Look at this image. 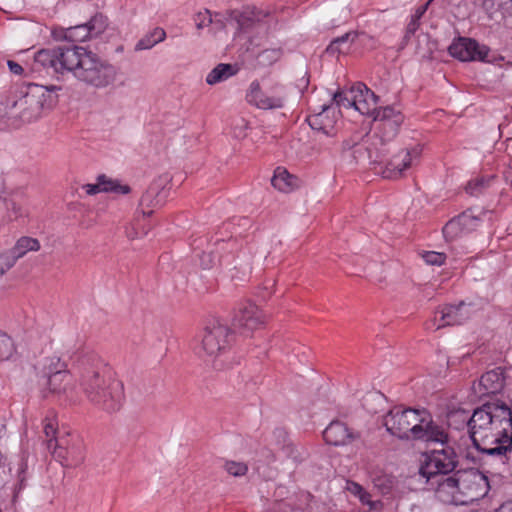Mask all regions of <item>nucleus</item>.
I'll use <instances>...</instances> for the list:
<instances>
[{"instance_id": "2eb2a0df", "label": "nucleus", "mask_w": 512, "mask_h": 512, "mask_svg": "<svg viewBox=\"0 0 512 512\" xmlns=\"http://www.w3.org/2000/svg\"><path fill=\"white\" fill-rule=\"evenodd\" d=\"M372 119L377 123L376 130L381 134V138L390 140L397 134L404 117L399 110L387 106L380 108Z\"/></svg>"}, {"instance_id": "393cba45", "label": "nucleus", "mask_w": 512, "mask_h": 512, "mask_svg": "<svg viewBox=\"0 0 512 512\" xmlns=\"http://www.w3.org/2000/svg\"><path fill=\"white\" fill-rule=\"evenodd\" d=\"M53 35L57 40H65L71 42H85L91 39L89 29H87L85 23L55 30Z\"/></svg>"}, {"instance_id": "e433bc0d", "label": "nucleus", "mask_w": 512, "mask_h": 512, "mask_svg": "<svg viewBox=\"0 0 512 512\" xmlns=\"http://www.w3.org/2000/svg\"><path fill=\"white\" fill-rule=\"evenodd\" d=\"M443 234L446 240L452 241L465 234L458 218L450 220L443 228Z\"/></svg>"}, {"instance_id": "f3484780", "label": "nucleus", "mask_w": 512, "mask_h": 512, "mask_svg": "<svg viewBox=\"0 0 512 512\" xmlns=\"http://www.w3.org/2000/svg\"><path fill=\"white\" fill-rule=\"evenodd\" d=\"M337 104L323 105L322 110L308 116L307 121L313 130L322 132L327 136L334 135L336 124L340 117Z\"/></svg>"}, {"instance_id": "49530a36", "label": "nucleus", "mask_w": 512, "mask_h": 512, "mask_svg": "<svg viewBox=\"0 0 512 512\" xmlns=\"http://www.w3.org/2000/svg\"><path fill=\"white\" fill-rule=\"evenodd\" d=\"M7 66L9 68V71L12 74L17 75V76H24L25 75L24 68L20 64H18L17 62L12 61V60H8Z\"/></svg>"}, {"instance_id": "9b49d317", "label": "nucleus", "mask_w": 512, "mask_h": 512, "mask_svg": "<svg viewBox=\"0 0 512 512\" xmlns=\"http://www.w3.org/2000/svg\"><path fill=\"white\" fill-rule=\"evenodd\" d=\"M57 422L54 419H46L44 422V433L47 438V449L52 453L64 466H72L76 464L79 459H74L75 456L80 455L79 447H69L68 439L61 437L56 438Z\"/></svg>"}, {"instance_id": "1a4fd4ad", "label": "nucleus", "mask_w": 512, "mask_h": 512, "mask_svg": "<svg viewBox=\"0 0 512 512\" xmlns=\"http://www.w3.org/2000/svg\"><path fill=\"white\" fill-rule=\"evenodd\" d=\"M333 101L339 107L353 108L360 114L370 118H373L380 109L377 106V96L362 83H357L350 89L335 93Z\"/></svg>"}, {"instance_id": "37998d69", "label": "nucleus", "mask_w": 512, "mask_h": 512, "mask_svg": "<svg viewBox=\"0 0 512 512\" xmlns=\"http://www.w3.org/2000/svg\"><path fill=\"white\" fill-rule=\"evenodd\" d=\"M492 178H489V179H485L484 177H481V178H476L474 180H471L467 186H466V191L467 193L471 194V195H477L480 191H481V188L488 184V182L491 180Z\"/></svg>"}, {"instance_id": "412c9836", "label": "nucleus", "mask_w": 512, "mask_h": 512, "mask_svg": "<svg viewBox=\"0 0 512 512\" xmlns=\"http://www.w3.org/2000/svg\"><path fill=\"white\" fill-rule=\"evenodd\" d=\"M82 188L88 195L108 192L125 195L131 191L127 184L106 175H99L95 183L85 184Z\"/></svg>"}, {"instance_id": "aec40b11", "label": "nucleus", "mask_w": 512, "mask_h": 512, "mask_svg": "<svg viewBox=\"0 0 512 512\" xmlns=\"http://www.w3.org/2000/svg\"><path fill=\"white\" fill-rule=\"evenodd\" d=\"M358 435L351 431L346 424L340 421H332L323 431L325 442L333 446H345L351 444Z\"/></svg>"}, {"instance_id": "6ab92c4d", "label": "nucleus", "mask_w": 512, "mask_h": 512, "mask_svg": "<svg viewBox=\"0 0 512 512\" xmlns=\"http://www.w3.org/2000/svg\"><path fill=\"white\" fill-rule=\"evenodd\" d=\"M504 383L505 378L502 371L490 370L481 376L478 383L473 385V392L478 398L496 394L503 389Z\"/></svg>"}, {"instance_id": "a878e982", "label": "nucleus", "mask_w": 512, "mask_h": 512, "mask_svg": "<svg viewBox=\"0 0 512 512\" xmlns=\"http://www.w3.org/2000/svg\"><path fill=\"white\" fill-rule=\"evenodd\" d=\"M483 9L489 18L498 21L512 15V0H484Z\"/></svg>"}, {"instance_id": "f257e3e1", "label": "nucleus", "mask_w": 512, "mask_h": 512, "mask_svg": "<svg viewBox=\"0 0 512 512\" xmlns=\"http://www.w3.org/2000/svg\"><path fill=\"white\" fill-rule=\"evenodd\" d=\"M35 64L53 73L73 75L77 80L97 89L114 86L119 71L96 53L77 45H61L42 49L34 55Z\"/></svg>"}, {"instance_id": "0eeeda50", "label": "nucleus", "mask_w": 512, "mask_h": 512, "mask_svg": "<svg viewBox=\"0 0 512 512\" xmlns=\"http://www.w3.org/2000/svg\"><path fill=\"white\" fill-rule=\"evenodd\" d=\"M230 345V329L218 319L209 321L195 339V353L213 363Z\"/></svg>"}, {"instance_id": "f8f14e48", "label": "nucleus", "mask_w": 512, "mask_h": 512, "mask_svg": "<svg viewBox=\"0 0 512 512\" xmlns=\"http://www.w3.org/2000/svg\"><path fill=\"white\" fill-rule=\"evenodd\" d=\"M422 152L420 145H414L410 148L400 151L394 155L393 158L387 163L383 164L382 159H378V156L373 160L374 170L376 173L381 174L387 179L399 178L403 171L408 169L414 161H416Z\"/></svg>"}, {"instance_id": "cd10ccee", "label": "nucleus", "mask_w": 512, "mask_h": 512, "mask_svg": "<svg viewBox=\"0 0 512 512\" xmlns=\"http://www.w3.org/2000/svg\"><path fill=\"white\" fill-rule=\"evenodd\" d=\"M40 381L51 375L67 371L66 364L57 356L47 357L38 366Z\"/></svg>"}, {"instance_id": "c03bdc74", "label": "nucleus", "mask_w": 512, "mask_h": 512, "mask_svg": "<svg viewBox=\"0 0 512 512\" xmlns=\"http://www.w3.org/2000/svg\"><path fill=\"white\" fill-rule=\"evenodd\" d=\"M194 22L198 29L209 26L212 22L210 12L208 10L199 11L194 17Z\"/></svg>"}, {"instance_id": "79ce46f5", "label": "nucleus", "mask_w": 512, "mask_h": 512, "mask_svg": "<svg viewBox=\"0 0 512 512\" xmlns=\"http://www.w3.org/2000/svg\"><path fill=\"white\" fill-rule=\"evenodd\" d=\"M281 55H282V51L280 48H273V49L265 48L260 53V58H261V61L264 63H273V62L277 61L281 57Z\"/></svg>"}, {"instance_id": "c756f323", "label": "nucleus", "mask_w": 512, "mask_h": 512, "mask_svg": "<svg viewBox=\"0 0 512 512\" xmlns=\"http://www.w3.org/2000/svg\"><path fill=\"white\" fill-rule=\"evenodd\" d=\"M360 36L355 31H350L344 35L335 38L327 47V52L330 54L346 53L349 51L351 44Z\"/></svg>"}, {"instance_id": "c9c22d12", "label": "nucleus", "mask_w": 512, "mask_h": 512, "mask_svg": "<svg viewBox=\"0 0 512 512\" xmlns=\"http://www.w3.org/2000/svg\"><path fill=\"white\" fill-rule=\"evenodd\" d=\"M15 352L14 341L7 334L0 332V362L10 360Z\"/></svg>"}, {"instance_id": "72a5a7b5", "label": "nucleus", "mask_w": 512, "mask_h": 512, "mask_svg": "<svg viewBox=\"0 0 512 512\" xmlns=\"http://www.w3.org/2000/svg\"><path fill=\"white\" fill-rule=\"evenodd\" d=\"M85 25L89 29L92 39L100 36L107 29L108 19L102 14H96Z\"/></svg>"}, {"instance_id": "f03ea898", "label": "nucleus", "mask_w": 512, "mask_h": 512, "mask_svg": "<svg viewBox=\"0 0 512 512\" xmlns=\"http://www.w3.org/2000/svg\"><path fill=\"white\" fill-rule=\"evenodd\" d=\"M474 446L489 455L505 454L512 446V416L504 403H486L468 423Z\"/></svg>"}, {"instance_id": "b1692460", "label": "nucleus", "mask_w": 512, "mask_h": 512, "mask_svg": "<svg viewBox=\"0 0 512 512\" xmlns=\"http://www.w3.org/2000/svg\"><path fill=\"white\" fill-rule=\"evenodd\" d=\"M345 490L357 498L362 505L367 506L369 511H377L382 507V503L379 500H372L370 492L357 482L346 481Z\"/></svg>"}, {"instance_id": "473e14b6", "label": "nucleus", "mask_w": 512, "mask_h": 512, "mask_svg": "<svg viewBox=\"0 0 512 512\" xmlns=\"http://www.w3.org/2000/svg\"><path fill=\"white\" fill-rule=\"evenodd\" d=\"M483 216H485V214L478 215L475 214L472 210H468L463 212L457 218L466 234L474 231L480 226V224L483 222Z\"/></svg>"}, {"instance_id": "5701e85b", "label": "nucleus", "mask_w": 512, "mask_h": 512, "mask_svg": "<svg viewBox=\"0 0 512 512\" xmlns=\"http://www.w3.org/2000/svg\"><path fill=\"white\" fill-rule=\"evenodd\" d=\"M271 182L274 188L284 193H290L301 185V180L283 167L276 168Z\"/></svg>"}, {"instance_id": "c85d7f7f", "label": "nucleus", "mask_w": 512, "mask_h": 512, "mask_svg": "<svg viewBox=\"0 0 512 512\" xmlns=\"http://www.w3.org/2000/svg\"><path fill=\"white\" fill-rule=\"evenodd\" d=\"M236 68L231 64H218L206 76V83L215 85L221 83L236 73Z\"/></svg>"}, {"instance_id": "4be33fe9", "label": "nucleus", "mask_w": 512, "mask_h": 512, "mask_svg": "<svg viewBox=\"0 0 512 512\" xmlns=\"http://www.w3.org/2000/svg\"><path fill=\"white\" fill-rule=\"evenodd\" d=\"M165 193L158 184H152L142 195L139 209L144 217L150 216L155 208L160 207L165 200Z\"/></svg>"}, {"instance_id": "bb28decb", "label": "nucleus", "mask_w": 512, "mask_h": 512, "mask_svg": "<svg viewBox=\"0 0 512 512\" xmlns=\"http://www.w3.org/2000/svg\"><path fill=\"white\" fill-rule=\"evenodd\" d=\"M71 382V376L68 371L51 375L40 381V385L50 393L61 394L66 391Z\"/></svg>"}, {"instance_id": "20e7f679", "label": "nucleus", "mask_w": 512, "mask_h": 512, "mask_svg": "<svg viewBox=\"0 0 512 512\" xmlns=\"http://www.w3.org/2000/svg\"><path fill=\"white\" fill-rule=\"evenodd\" d=\"M387 431L401 439H416L426 442L448 444L444 427L436 424L425 409H403L395 407L384 417Z\"/></svg>"}, {"instance_id": "2f4dec72", "label": "nucleus", "mask_w": 512, "mask_h": 512, "mask_svg": "<svg viewBox=\"0 0 512 512\" xmlns=\"http://www.w3.org/2000/svg\"><path fill=\"white\" fill-rule=\"evenodd\" d=\"M40 248L41 245L38 239L29 236L20 237L13 246L15 253L20 258L25 256L28 252L39 251Z\"/></svg>"}, {"instance_id": "7c9ffc66", "label": "nucleus", "mask_w": 512, "mask_h": 512, "mask_svg": "<svg viewBox=\"0 0 512 512\" xmlns=\"http://www.w3.org/2000/svg\"><path fill=\"white\" fill-rule=\"evenodd\" d=\"M166 38V32L162 28H154L144 35L135 45L136 51L148 50L156 44L161 43Z\"/></svg>"}, {"instance_id": "7ed1b4c3", "label": "nucleus", "mask_w": 512, "mask_h": 512, "mask_svg": "<svg viewBox=\"0 0 512 512\" xmlns=\"http://www.w3.org/2000/svg\"><path fill=\"white\" fill-rule=\"evenodd\" d=\"M61 87L30 83L25 91L0 102V130L38 121L58 104Z\"/></svg>"}, {"instance_id": "de8ad7c7", "label": "nucleus", "mask_w": 512, "mask_h": 512, "mask_svg": "<svg viewBox=\"0 0 512 512\" xmlns=\"http://www.w3.org/2000/svg\"><path fill=\"white\" fill-rule=\"evenodd\" d=\"M433 0H429L424 6H421L419 7L417 10H416V13L414 15V19L418 21V19H420L423 14L426 12L427 10V7L428 5L432 2Z\"/></svg>"}, {"instance_id": "ea45409f", "label": "nucleus", "mask_w": 512, "mask_h": 512, "mask_svg": "<svg viewBox=\"0 0 512 512\" xmlns=\"http://www.w3.org/2000/svg\"><path fill=\"white\" fill-rule=\"evenodd\" d=\"M224 469L228 474L235 477L243 476L248 471V467L245 463L237 461H226Z\"/></svg>"}, {"instance_id": "a211bd4d", "label": "nucleus", "mask_w": 512, "mask_h": 512, "mask_svg": "<svg viewBox=\"0 0 512 512\" xmlns=\"http://www.w3.org/2000/svg\"><path fill=\"white\" fill-rule=\"evenodd\" d=\"M272 19L266 21H247L240 24L238 37L250 42L252 46H262L269 36Z\"/></svg>"}, {"instance_id": "8fccbe9b", "label": "nucleus", "mask_w": 512, "mask_h": 512, "mask_svg": "<svg viewBox=\"0 0 512 512\" xmlns=\"http://www.w3.org/2000/svg\"><path fill=\"white\" fill-rule=\"evenodd\" d=\"M417 20L413 19L411 23L408 25V31L414 32L417 29Z\"/></svg>"}, {"instance_id": "09e8293b", "label": "nucleus", "mask_w": 512, "mask_h": 512, "mask_svg": "<svg viewBox=\"0 0 512 512\" xmlns=\"http://www.w3.org/2000/svg\"><path fill=\"white\" fill-rule=\"evenodd\" d=\"M504 178L506 182L512 183V161L509 164L508 168L504 171Z\"/></svg>"}, {"instance_id": "58836bf2", "label": "nucleus", "mask_w": 512, "mask_h": 512, "mask_svg": "<svg viewBox=\"0 0 512 512\" xmlns=\"http://www.w3.org/2000/svg\"><path fill=\"white\" fill-rule=\"evenodd\" d=\"M249 124L244 118H236L231 124V134L236 139H243L247 136Z\"/></svg>"}, {"instance_id": "4468645a", "label": "nucleus", "mask_w": 512, "mask_h": 512, "mask_svg": "<svg viewBox=\"0 0 512 512\" xmlns=\"http://www.w3.org/2000/svg\"><path fill=\"white\" fill-rule=\"evenodd\" d=\"M264 323L265 315L263 312L254 303L249 301L239 305L233 320L234 326L242 330L244 334L260 328Z\"/></svg>"}, {"instance_id": "a18cd8bd", "label": "nucleus", "mask_w": 512, "mask_h": 512, "mask_svg": "<svg viewBox=\"0 0 512 512\" xmlns=\"http://www.w3.org/2000/svg\"><path fill=\"white\" fill-rule=\"evenodd\" d=\"M147 234L146 229H142L141 231H137L135 224H131L130 227L126 229V235L130 239H136L140 238L142 236H145Z\"/></svg>"}, {"instance_id": "f704fd0d", "label": "nucleus", "mask_w": 512, "mask_h": 512, "mask_svg": "<svg viewBox=\"0 0 512 512\" xmlns=\"http://www.w3.org/2000/svg\"><path fill=\"white\" fill-rule=\"evenodd\" d=\"M373 484L381 494L387 495L394 489L396 485V479L391 475L381 474L373 478Z\"/></svg>"}, {"instance_id": "ddd939ff", "label": "nucleus", "mask_w": 512, "mask_h": 512, "mask_svg": "<svg viewBox=\"0 0 512 512\" xmlns=\"http://www.w3.org/2000/svg\"><path fill=\"white\" fill-rule=\"evenodd\" d=\"M457 465V455L450 446L435 449L425 456L423 465L420 468L421 474L430 478L437 474H447L454 470Z\"/></svg>"}, {"instance_id": "9d476101", "label": "nucleus", "mask_w": 512, "mask_h": 512, "mask_svg": "<svg viewBox=\"0 0 512 512\" xmlns=\"http://www.w3.org/2000/svg\"><path fill=\"white\" fill-rule=\"evenodd\" d=\"M475 312V307L464 301L458 304L443 305L435 311L433 318L426 324V328L438 330L446 326L459 325L467 321Z\"/></svg>"}, {"instance_id": "39448f33", "label": "nucleus", "mask_w": 512, "mask_h": 512, "mask_svg": "<svg viewBox=\"0 0 512 512\" xmlns=\"http://www.w3.org/2000/svg\"><path fill=\"white\" fill-rule=\"evenodd\" d=\"M489 481L477 469L458 471L438 484L440 501L455 505H468L482 499L489 491Z\"/></svg>"}, {"instance_id": "4c0bfd02", "label": "nucleus", "mask_w": 512, "mask_h": 512, "mask_svg": "<svg viewBox=\"0 0 512 512\" xmlns=\"http://www.w3.org/2000/svg\"><path fill=\"white\" fill-rule=\"evenodd\" d=\"M18 259H20V257L17 256L13 247L11 249L3 251L0 254V274H5L9 269H11L15 265Z\"/></svg>"}, {"instance_id": "dca6fc26", "label": "nucleus", "mask_w": 512, "mask_h": 512, "mask_svg": "<svg viewBox=\"0 0 512 512\" xmlns=\"http://www.w3.org/2000/svg\"><path fill=\"white\" fill-rule=\"evenodd\" d=\"M449 53L460 61H485L489 49L485 45H480L475 40L460 38L450 45Z\"/></svg>"}, {"instance_id": "a19ab883", "label": "nucleus", "mask_w": 512, "mask_h": 512, "mask_svg": "<svg viewBox=\"0 0 512 512\" xmlns=\"http://www.w3.org/2000/svg\"><path fill=\"white\" fill-rule=\"evenodd\" d=\"M422 258L428 265L441 266L444 264L446 256L444 253L436 251H425L422 254Z\"/></svg>"}, {"instance_id": "6e6552de", "label": "nucleus", "mask_w": 512, "mask_h": 512, "mask_svg": "<svg viewBox=\"0 0 512 512\" xmlns=\"http://www.w3.org/2000/svg\"><path fill=\"white\" fill-rule=\"evenodd\" d=\"M246 101L260 110H279L286 106L288 93L281 84L253 81L246 92Z\"/></svg>"}, {"instance_id": "423d86ee", "label": "nucleus", "mask_w": 512, "mask_h": 512, "mask_svg": "<svg viewBox=\"0 0 512 512\" xmlns=\"http://www.w3.org/2000/svg\"><path fill=\"white\" fill-rule=\"evenodd\" d=\"M81 385L88 401L98 409L113 413L121 408L124 386L111 373L104 370L87 371Z\"/></svg>"}]
</instances>
